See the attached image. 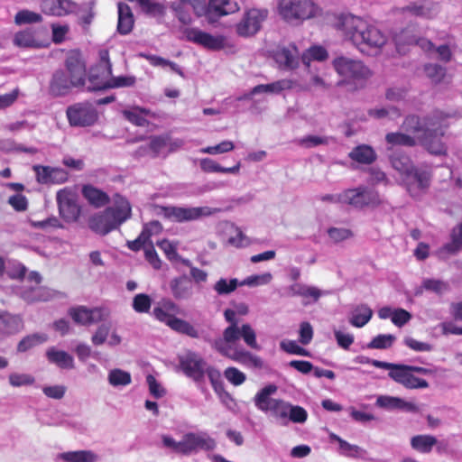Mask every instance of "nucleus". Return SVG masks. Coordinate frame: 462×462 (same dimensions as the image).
<instances>
[{
    "label": "nucleus",
    "instance_id": "nucleus-1",
    "mask_svg": "<svg viewBox=\"0 0 462 462\" xmlns=\"http://www.w3.org/2000/svg\"><path fill=\"white\" fill-rule=\"evenodd\" d=\"M336 28L342 32L346 40L366 55L379 53L388 41L386 34L378 27L351 14H340Z\"/></svg>",
    "mask_w": 462,
    "mask_h": 462
},
{
    "label": "nucleus",
    "instance_id": "nucleus-2",
    "mask_svg": "<svg viewBox=\"0 0 462 462\" xmlns=\"http://www.w3.org/2000/svg\"><path fill=\"white\" fill-rule=\"evenodd\" d=\"M113 203L112 207H107L89 217L88 226L96 234L106 236L131 218L132 206L126 198L116 193Z\"/></svg>",
    "mask_w": 462,
    "mask_h": 462
},
{
    "label": "nucleus",
    "instance_id": "nucleus-3",
    "mask_svg": "<svg viewBox=\"0 0 462 462\" xmlns=\"http://www.w3.org/2000/svg\"><path fill=\"white\" fill-rule=\"evenodd\" d=\"M367 363L376 368L389 370L388 376L406 389H425L429 387V383L426 380L416 377L413 373L423 375L435 374L433 369L417 365L393 364L375 359H367Z\"/></svg>",
    "mask_w": 462,
    "mask_h": 462
},
{
    "label": "nucleus",
    "instance_id": "nucleus-4",
    "mask_svg": "<svg viewBox=\"0 0 462 462\" xmlns=\"http://www.w3.org/2000/svg\"><path fill=\"white\" fill-rule=\"evenodd\" d=\"M225 319L229 322L221 337L214 340L212 346L214 349L221 348L224 350L223 346L227 344H237V341L242 338L245 343L253 349H260V346L256 340V333L252 326L248 323L238 326L236 319V311L231 309H226L224 311Z\"/></svg>",
    "mask_w": 462,
    "mask_h": 462
},
{
    "label": "nucleus",
    "instance_id": "nucleus-5",
    "mask_svg": "<svg viewBox=\"0 0 462 462\" xmlns=\"http://www.w3.org/2000/svg\"><path fill=\"white\" fill-rule=\"evenodd\" d=\"M180 307L171 299L163 298L154 306L151 315L159 322L165 324L171 330L186 335L191 338L199 337V331L189 321L177 318Z\"/></svg>",
    "mask_w": 462,
    "mask_h": 462
},
{
    "label": "nucleus",
    "instance_id": "nucleus-6",
    "mask_svg": "<svg viewBox=\"0 0 462 462\" xmlns=\"http://www.w3.org/2000/svg\"><path fill=\"white\" fill-rule=\"evenodd\" d=\"M162 440L165 447L183 456L196 453L199 449L211 451L217 447L216 440L206 432H188L183 435L180 441H176L171 436L163 435Z\"/></svg>",
    "mask_w": 462,
    "mask_h": 462
},
{
    "label": "nucleus",
    "instance_id": "nucleus-7",
    "mask_svg": "<svg viewBox=\"0 0 462 462\" xmlns=\"http://www.w3.org/2000/svg\"><path fill=\"white\" fill-rule=\"evenodd\" d=\"M318 6L310 0H280L278 13L288 23L298 25L303 21L313 18Z\"/></svg>",
    "mask_w": 462,
    "mask_h": 462
},
{
    "label": "nucleus",
    "instance_id": "nucleus-8",
    "mask_svg": "<svg viewBox=\"0 0 462 462\" xmlns=\"http://www.w3.org/2000/svg\"><path fill=\"white\" fill-rule=\"evenodd\" d=\"M447 117L448 115L440 111H434L432 115L424 117L410 114L404 117L401 128L408 134L419 138L428 134L431 128L440 125Z\"/></svg>",
    "mask_w": 462,
    "mask_h": 462
},
{
    "label": "nucleus",
    "instance_id": "nucleus-9",
    "mask_svg": "<svg viewBox=\"0 0 462 462\" xmlns=\"http://www.w3.org/2000/svg\"><path fill=\"white\" fill-rule=\"evenodd\" d=\"M112 76V63L109 51L101 49L98 51V61L89 69L88 76V91H100L107 89L110 77Z\"/></svg>",
    "mask_w": 462,
    "mask_h": 462
},
{
    "label": "nucleus",
    "instance_id": "nucleus-10",
    "mask_svg": "<svg viewBox=\"0 0 462 462\" xmlns=\"http://www.w3.org/2000/svg\"><path fill=\"white\" fill-rule=\"evenodd\" d=\"M337 200L342 204L362 209L367 207H377L381 204L378 191L365 186L348 189L337 195Z\"/></svg>",
    "mask_w": 462,
    "mask_h": 462
},
{
    "label": "nucleus",
    "instance_id": "nucleus-11",
    "mask_svg": "<svg viewBox=\"0 0 462 462\" xmlns=\"http://www.w3.org/2000/svg\"><path fill=\"white\" fill-rule=\"evenodd\" d=\"M14 46L24 49H43L50 46L48 30L44 26L26 27L14 35Z\"/></svg>",
    "mask_w": 462,
    "mask_h": 462
},
{
    "label": "nucleus",
    "instance_id": "nucleus-12",
    "mask_svg": "<svg viewBox=\"0 0 462 462\" xmlns=\"http://www.w3.org/2000/svg\"><path fill=\"white\" fill-rule=\"evenodd\" d=\"M66 116L69 125L77 127L91 126L98 120V112L90 102H79L69 106Z\"/></svg>",
    "mask_w": 462,
    "mask_h": 462
},
{
    "label": "nucleus",
    "instance_id": "nucleus-13",
    "mask_svg": "<svg viewBox=\"0 0 462 462\" xmlns=\"http://www.w3.org/2000/svg\"><path fill=\"white\" fill-rule=\"evenodd\" d=\"M154 210L158 216L176 222L192 221L199 219L202 216L210 215V210L207 207L182 208L156 205Z\"/></svg>",
    "mask_w": 462,
    "mask_h": 462
},
{
    "label": "nucleus",
    "instance_id": "nucleus-14",
    "mask_svg": "<svg viewBox=\"0 0 462 462\" xmlns=\"http://www.w3.org/2000/svg\"><path fill=\"white\" fill-rule=\"evenodd\" d=\"M269 11L266 8L247 9L236 25V32L239 36L251 37L255 35L267 20Z\"/></svg>",
    "mask_w": 462,
    "mask_h": 462
},
{
    "label": "nucleus",
    "instance_id": "nucleus-15",
    "mask_svg": "<svg viewBox=\"0 0 462 462\" xmlns=\"http://www.w3.org/2000/svg\"><path fill=\"white\" fill-rule=\"evenodd\" d=\"M333 67L341 77L349 80H365L372 75V71L363 61L343 56L333 60Z\"/></svg>",
    "mask_w": 462,
    "mask_h": 462
},
{
    "label": "nucleus",
    "instance_id": "nucleus-16",
    "mask_svg": "<svg viewBox=\"0 0 462 462\" xmlns=\"http://www.w3.org/2000/svg\"><path fill=\"white\" fill-rule=\"evenodd\" d=\"M56 200L60 217L66 222H76L81 214V208L77 203L75 192L68 188L60 189L56 194Z\"/></svg>",
    "mask_w": 462,
    "mask_h": 462
},
{
    "label": "nucleus",
    "instance_id": "nucleus-17",
    "mask_svg": "<svg viewBox=\"0 0 462 462\" xmlns=\"http://www.w3.org/2000/svg\"><path fill=\"white\" fill-rule=\"evenodd\" d=\"M67 75L76 88L84 87L86 83V63L79 51H70L64 62Z\"/></svg>",
    "mask_w": 462,
    "mask_h": 462
},
{
    "label": "nucleus",
    "instance_id": "nucleus-18",
    "mask_svg": "<svg viewBox=\"0 0 462 462\" xmlns=\"http://www.w3.org/2000/svg\"><path fill=\"white\" fill-rule=\"evenodd\" d=\"M223 347L225 348L224 350L221 348H216L215 350L220 355L245 366L262 368L263 365V362L261 357L253 355L243 348H237L236 344H227L223 346Z\"/></svg>",
    "mask_w": 462,
    "mask_h": 462
},
{
    "label": "nucleus",
    "instance_id": "nucleus-19",
    "mask_svg": "<svg viewBox=\"0 0 462 462\" xmlns=\"http://www.w3.org/2000/svg\"><path fill=\"white\" fill-rule=\"evenodd\" d=\"M431 172L429 170L414 168L409 178H406L407 191L412 198H420L426 193L430 186Z\"/></svg>",
    "mask_w": 462,
    "mask_h": 462
},
{
    "label": "nucleus",
    "instance_id": "nucleus-20",
    "mask_svg": "<svg viewBox=\"0 0 462 462\" xmlns=\"http://www.w3.org/2000/svg\"><path fill=\"white\" fill-rule=\"evenodd\" d=\"M205 360L198 354L189 352L180 360V365L186 376L196 383H202L205 377Z\"/></svg>",
    "mask_w": 462,
    "mask_h": 462
},
{
    "label": "nucleus",
    "instance_id": "nucleus-21",
    "mask_svg": "<svg viewBox=\"0 0 462 462\" xmlns=\"http://www.w3.org/2000/svg\"><path fill=\"white\" fill-rule=\"evenodd\" d=\"M184 34L188 41L211 51H219L225 47L223 36H213L197 28H187Z\"/></svg>",
    "mask_w": 462,
    "mask_h": 462
},
{
    "label": "nucleus",
    "instance_id": "nucleus-22",
    "mask_svg": "<svg viewBox=\"0 0 462 462\" xmlns=\"http://www.w3.org/2000/svg\"><path fill=\"white\" fill-rule=\"evenodd\" d=\"M32 170L40 184H61L68 180V172L60 168L34 165Z\"/></svg>",
    "mask_w": 462,
    "mask_h": 462
},
{
    "label": "nucleus",
    "instance_id": "nucleus-23",
    "mask_svg": "<svg viewBox=\"0 0 462 462\" xmlns=\"http://www.w3.org/2000/svg\"><path fill=\"white\" fill-rule=\"evenodd\" d=\"M239 9L235 0H209L204 15L209 22H214L217 18L234 14Z\"/></svg>",
    "mask_w": 462,
    "mask_h": 462
},
{
    "label": "nucleus",
    "instance_id": "nucleus-24",
    "mask_svg": "<svg viewBox=\"0 0 462 462\" xmlns=\"http://www.w3.org/2000/svg\"><path fill=\"white\" fill-rule=\"evenodd\" d=\"M69 315L76 324L81 326H89L103 319L101 309H88L85 306L70 308L69 310Z\"/></svg>",
    "mask_w": 462,
    "mask_h": 462
},
{
    "label": "nucleus",
    "instance_id": "nucleus-25",
    "mask_svg": "<svg viewBox=\"0 0 462 462\" xmlns=\"http://www.w3.org/2000/svg\"><path fill=\"white\" fill-rule=\"evenodd\" d=\"M273 58L280 67L292 69L299 65V51L295 44L279 47L273 53Z\"/></svg>",
    "mask_w": 462,
    "mask_h": 462
},
{
    "label": "nucleus",
    "instance_id": "nucleus-26",
    "mask_svg": "<svg viewBox=\"0 0 462 462\" xmlns=\"http://www.w3.org/2000/svg\"><path fill=\"white\" fill-rule=\"evenodd\" d=\"M72 88H76L72 80L69 78L66 71L62 69L56 70L50 81V93L54 97L67 95Z\"/></svg>",
    "mask_w": 462,
    "mask_h": 462
},
{
    "label": "nucleus",
    "instance_id": "nucleus-27",
    "mask_svg": "<svg viewBox=\"0 0 462 462\" xmlns=\"http://www.w3.org/2000/svg\"><path fill=\"white\" fill-rule=\"evenodd\" d=\"M117 32L121 35H127L133 31L134 25V17L132 9L127 4L119 2L117 4Z\"/></svg>",
    "mask_w": 462,
    "mask_h": 462
},
{
    "label": "nucleus",
    "instance_id": "nucleus-28",
    "mask_svg": "<svg viewBox=\"0 0 462 462\" xmlns=\"http://www.w3.org/2000/svg\"><path fill=\"white\" fill-rule=\"evenodd\" d=\"M169 286L173 298L177 300H188L192 294V282L187 275L173 278Z\"/></svg>",
    "mask_w": 462,
    "mask_h": 462
},
{
    "label": "nucleus",
    "instance_id": "nucleus-29",
    "mask_svg": "<svg viewBox=\"0 0 462 462\" xmlns=\"http://www.w3.org/2000/svg\"><path fill=\"white\" fill-rule=\"evenodd\" d=\"M42 8L47 14L64 16L75 10L76 4L71 0H42Z\"/></svg>",
    "mask_w": 462,
    "mask_h": 462
},
{
    "label": "nucleus",
    "instance_id": "nucleus-30",
    "mask_svg": "<svg viewBox=\"0 0 462 462\" xmlns=\"http://www.w3.org/2000/svg\"><path fill=\"white\" fill-rule=\"evenodd\" d=\"M23 328V321L21 316L12 315L7 312L0 313V334L3 336L18 333Z\"/></svg>",
    "mask_w": 462,
    "mask_h": 462
},
{
    "label": "nucleus",
    "instance_id": "nucleus-31",
    "mask_svg": "<svg viewBox=\"0 0 462 462\" xmlns=\"http://www.w3.org/2000/svg\"><path fill=\"white\" fill-rule=\"evenodd\" d=\"M438 128H431L430 133L418 139V144L424 146L430 153L440 155L446 153V146L439 138H437Z\"/></svg>",
    "mask_w": 462,
    "mask_h": 462
},
{
    "label": "nucleus",
    "instance_id": "nucleus-32",
    "mask_svg": "<svg viewBox=\"0 0 462 462\" xmlns=\"http://www.w3.org/2000/svg\"><path fill=\"white\" fill-rule=\"evenodd\" d=\"M82 196L95 208H102L110 202L109 196L103 190L87 184L82 187Z\"/></svg>",
    "mask_w": 462,
    "mask_h": 462
},
{
    "label": "nucleus",
    "instance_id": "nucleus-33",
    "mask_svg": "<svg viewBox=\"0 0 462 462\" xmlns=\"http://www.w3.org/2000/svg\"><path fill=\"white\" fill-rule=\"evenodd\" d=\"M47 359L50 363L55 364L61 369L74 368L73 356L63 350H58L55 347H50L46 352Z\"/></svg>",
    "mask_w": 462,
    "mask_h": 462
},
{
    "label": "nucleus",
    "instance_id": "nucleus-34",
    "mask_svg": "<svg viewBox=\"0 0 462 462\" xmlns=\"http://www.w3.org/2000/svg\"><path fill=\"white\" fill-rule=\"evenodd\" d=\"M385 142L390 148L395 146L414 147L418 144V137L411 136L404 131L392 132L385 135Z\"/></svg>",
    "mask_w": 462,
    "mask_h": 462
},
{
    "label": "nucleus",
    "instance_id": "nucleus-35",
    "mask_svg": "<svg viewBox=\"0 0 462 462\" xmlns=\"http://www.w3.org/2000/svg\"><path fill=\"white\" fill-rule=\"evenodd\" d=\"M348 156L352 161L361 164H372L377 158L374 150L366 144L357 145L349 152Z\"/></svg>",
    "mask_w": 462,
    "mask_h": 462
},
{
    "label": "nucleus",
    "instance_id": "nucleus-36",
    "mask_svg": "<svg viewBox=\"0 0 462 462\" xmlns=\"http://www.w3.org/2000/svg\"><path fill=\"white\" fill-rule=\"evenodd\" d=\"M294 82L291 79H280L270 84H259L252 88V94L274 93L279 94L283 90L291 89Z\"/></svg>",
    "mask_w": 462,
    "mask_h": 462
},
{
    "label": "nucleus",
    "instance_id": "nucleus-37",
    "mask_svg": "<svg viewBox=\"0 0 462 462\" xmlns=\"http://www.w3.org/2000/svg\"><path fill=\"white\" fill-rule=\"evenodd\" d=\"M450 239L449 243L445 244L441 247L440 253L456 254L462 250V222L452 228Z\"/></svg>",
    "mask_w": 462,
    "mask_h": 462
},
{
    "label": "nucleus",
    "instance_id": "nucleus-38",
    "mask_svg": "<svg viewBox=\"0 0 462 462\" xmlns=\"http://www.w3.org/2000/svg\"><path fill=\"white\" fill-rule=\"evenodd\" d=\"M200 169L204 172H221L237 174L240 171L241 163L238 162L233 167H223L210 158H203L199 162Z\"/></svg>",
    "mask_w": 462,
    "mask_h": 462
},
{
    "label": "nucleus",
    "instance_id": "nucleus-39",
    "mask_svg": "<svg viewBox=\"0 0 462 462\" xmlns=\"http://www.w3.org/2000/svg\"><path fill=\"white\" fill-rule=\"evenodd\" d=\"M124 117L136 126H146L149 121L143 116L151 115V111L142 106H134L131 110H123Z\"/></svg>",
    "mask_w": 462,
    "mask_h": 462
},
{
    "label": "nucleus",
    "instance_id": "nucleus-40",
    "mask_svg": "<svg viewBox=\"0 0 462 462\" xmlns=\"http://www.w3.org/2000/svg\"><path fill=\"white\" fill-rule=\"evenodd\" d=\"M277 387L274 384H269L263 387L260 392H258L254 397V404L255 406L263 412H268L269 406L272 405L273 401H276L277 399L271 398L270 396L276 393Z\"/></svg>",
    "mask_w": 462,
    "mask_h": 462
},
{
    "label": "nucleus",
    "instance_id": "nucleus-41",
    "mask_svg": "<svg viewBox=\"0 0 462 462\" xmlns=\"http://www.w3.org/2000/svg\"><path fill=\"white\" fill-rule=\"evenodd\" d=\"M290 296H300L304 299L311 298L314 301H317L321 296L320 291L312 286H307L301 283H294L288 289Z\"/></svg>",
    "mask_w": 462,
    "mask_h": 462
},
{
    "label": "nucleus",
    "instance_id": "nucleus-42",
    "mask_svg": "<svg viewBox=\"0 0 462 462\" xmlns=\"http://www.w3.org/2000/svg\"><path fill=\"white\" fill-rule=\"evenodd\" d=\"M438 440L431 435H416L411 439V448L420 453H430Z\"/></svg>",
    "mask_w": 462,
    "mask_h": 462
},
{
    "label": "nucleus",
    "instance_id": "nucleus-43",
    "mask_svg": "<svg viewBox=\"0 0 462 462\" xmlns=\"http://www.w3.org/2000/svg\"><path fill=\"white\" fill-rule=\"evenodd\" d=\"M42 21L43 17L40 13L29 9H22L18 11L14 18V23L17 26L41 23Z\"/></svg>",
    "mask_w": 462,
    "mask_h": 462
},
{
    "label": "nucleus",
    "instance_id": "nucleus-44",
    "mask_svg": "<svg viewBox=\"0 0 462 462\" xmlns=\"http://www.w3.org/2000/svg\"><path fill=\"white\" fill-rule=\"evenodd\" d=\"M416 35L414 34L413 29L409 27L402 29L393 35V42L399 52L404 51L406 46L414 45Z\"/></svg>",
    "mask_w": 462,
    "mask_h": 462
},
{
    "label": "nucleus",
    "instance_id": "nucleus-45",
    "mask_svg": "<svg viewBox=\"0 0 462 462\" xmlns=\"http://www.w3.org/2000/svg\"><path fill=\"white\" fill-rule=\"evenodd\" d=\"M64 462H96L97 456L91 450L69 451L60 454Z\"/></svg>",
    "mask_w": 462,
    "mask_h": 462
},
{
    "label": "nucleus",
    "instance_id": "nucleus-46",
    "mask_svg": "<svg viewBox=\"0 0 462 462\" xmlns=\"http://www.w3.org/2000/svg\"><path fill=\"white\" fill-rule=\"evenodd\" d=\"M391 162L393 167L402 175L406 176V178L410 177L411 172L415 168L411 158L405 154L393 156L391 158Z\"/></svg>",
    "mask_w": 462,
    "mask_h": 462
},
{
    "label": "nucleus",
    "instance_id": "nucleus-47",
    "mask_svg": "<svg viewBox=\"0 0 462 462\" xmlns=\"http://www.w3.org/2000/svg\"><path fill=\"white\" fill-rule=\"evenodd\" d=\"M272 405L268 408V412L272 414L276 420H278L282 425H287V412L289 409V402L277 399L273 401Z\"/></svg>",
    "mask_w": 462,
    "mask_h": 462
},
{
    "label": "nucleus",
    "instance_id": "nucleus-48",
    "mask_svg": "<svg viewBox=\"0 0 462 462\" xmlns=\"http://www.w3.org/2000/svg\"><path fill=\"white\" fill-rule=\"evenodd\" d=\"M48 336L46 334H32L24 337L17 345L18 352H26L32 347L46 342Z\"/></svg>",
    "mask_w": 462,
    "mask_h": 462
},
{
    "label": "nucleus",
    "instance_id": "nucleus-49",
    "mask_svg": "<svg viewBox=\"0 0 462 462\" xmlns=\"http://www.w3.org/2000/svg\"><path fill=\"white\" fill-rule=\"evenodd\" d=\"M108 382L113 386H125L131 383L130 373L116 368L109 372Z\"/></svg>",
    "mask_w": 462,
    "mask_h": 462
},
{
    "label": "nucleus",
    "instance_id": "nucleus-50",
    "mask_svg": "<svg viewBox=\"0 0 462 462\" xmlns=\"http://www.w3.org/2000/svg\"><path fill=\"white\" fill-rule=\"evenodd\" d=\"M148 149L152 152V157H158L162 151L168 146L169 134L152 135L149 138Z\"/></svg>",
    "mask_w": 462,
    "mask_h": 462
},
{
    "label": "nucleus",
    "instance_id": "nucleus-51",
    "mask_svg": "<svg viewBox=\"0 0 462 462\" xmlns=\"http://www.w3.org/2000/svg\"><path fill=\"white\" fill-rule=\"evenodd\" d=\"M357 311L353 314L350 323L356 328H362L372 319L373 310L367 306H361Z\"/></svg>",
    "mask_w": 462,
    "mask_h": 462
},
{
    "label": "nucleus",
    "instance_id": "nucleus-52",
    "mask_svg": "<svg viewBox=\"0 0 462 462\" xmlns=\"http://www.w3.org/2000/svg\"><path fill=\"white\" fill-rule=\"evenodd\" d=\"M142 10L148 15L154 17H162L165 14V6L158 2L151 0H140Z\"/></svg>",
    "mask_w": 462,
    "mask_h": 462
},
{
    "label": "nucleus",
    "instance_id": "nucleus-53",
    "mask_svg": "<svg viewBox=\"0 0 462 462\" xmlns=\"http://www.w3.org/2000/svg\"><path fill=\"white\" fill-rule=\"evenodd\" d=\"M132 307L136 313H149L152 298L148 294L138 293L133 299Z\"/></svg>",
    "mask_w": 462,
    "mask_h": 462
},
{
    "label": "nucleus",
    "instance_id": "nucleus-54",
    "mask_svg": "<svg viewBox=\"0 0 462 462\" xmlns=\"http://www.w3.org/2000/svg\"><path fill=\"white\" fill-rule=\"evenodd\" d=\"M396 337L391 334H380L374 337L367 345L371 349H386L393 346Z\"/></svg>",
    "mask_w": 462,
    "mask_h": 462
},
{
    "label": "nucleus",
    "instance_id": "nucleus-55",
    "mask_svg": "<svg viewBox=\"0 0 462 462\" xmlns=\"http://www.w3.org/2000/svg\"><path fill=\"white\" fill-rule=\"evenodd\" d=\"M307 419L308 412L303 407L289 403V409L287 412V424L289 421L293 423H304Z\"/></svg>",
    "mask_w": 462,
    "mask_h": 462
},
{
    "label": "nucleus",
    "instance_id": "nucleus-56",
    "mask_svg": "<svg viewBox=\"0 0 462 462\" xmlns=\"http://www.w3.org/2000/svg\"><path fill=\"white\" fill-rule=\"evenodd\" d=\"M330 438L338 443L342 455L352 457H356L359 455L361 448L358 446L348 443L336 434H331Z\"/></svg>",
    "mask_w": 462,
    "mask_h": 462
},
{
    "label": "nucleus",
    "instance_id": "nucleus-57",
    "mask_svg": "<svg viewBox=\"0 0 462 462\" xmlns=\"http://www.w3.org/2000/svg\"><path fill=\"white\" fill-rule=\"evenodd\" d=\"M424 72L433 83L441 82L446 76V69L439 64H426Z\"/></svg>",
    "mask_w": 462,
    "mask_h": 462
},
{
    "label": "nucleus",
    "instance_id": "nucleus-58",
    "mask_svg": "<svg viewBox=\"0 0 462 462\" xmlns=\"http://www.w3.org/2000/svg\"><path fill=\"white\" fill-rule=\"evenodd\" d=\"M402 10V12H407L413 16L430 18L431 15V8L422 3H411Z\"/></svg>",
    "mask_w": 462,
    "mask_h": 462
},
{
    "label": "nucleus",
    "instance_id": "nucleus-59",
    "mask_svg": "<svg viewBox=\"0 0 462 462\" xmlns=\"http://www.w3.org/2000/svg\"><path fill=\"white\" fill-rule=\"evenodd\" d=\"M238 286V281L237 279H230L227 281L225 278L219 279L214 285V290L217 292L219 295H225L229 294L236 291V289Z\"/></svg>",
    "mask_w": 462,
    "mask_h": 462
},
{
    "label": "nucleus",
    "instance_id": "nucleus-60",
    "mask_svg": "<svg viewBox=\"0 0 462 462\" xmlns=\"http://www.w3.org/2000/svg\"><path fill=\"white\" fill-rule=\"evenodd\" d=\"M51 28L52 32L51 41L55 44L62 43L69 32V26L68 24L52 23Z\"/></svg>",
    "mask_w": 462,
    "mask_h": 462
},
{
    "label": "nucleus",
    "instance_id": "nucleus-61",
    "mask_svg": "<svg viewBox=\"0 0 462 462\" xmlns=\"http://www.w3.org/2000/svg\"><path fill=\"white\" fill-rule=\"evenodd\" d=\"M136 79L134 76L110 77L108 88H127L135 84Z\"/></svg>",
    "mask_w": 462,
    "mask_h": 462
},
{
    "label": "nucleus",
    "instance_id": "nucleus-62",
    "mask_svg": "<svg viewBox=\"0 0 462 462\" xmlns=\"http://www.w3.org/2000/svg\"><path fill=\"white\" fill-rule=\"evenodd\" d=\"M224 375L228 382L236 386L241 385L246 379V376L243 372L233 366L227 367L224 371Z\"/></svg>",
    "mask_w": 462,
    "mask_h": 462
},
{
    "label": "nucleus",
    "instance_id": "nucleus-63",
    "mask_svg": "<svg viewBox=\"0 0 462 462\" xmlns=\"http://www.w3.org/2000/svg\"><path fill=\"white\" fill-rule=\"evenodd\" d=\"M329 138L327 136L307 135L298 141L299 144L305 148H312L319 145L328 143Z\"/></svg>",
    "mask_w": 462,
    "mask_h": 462
},
{
    "label": "nucleus",
    "instance_id": "nucleus-64",
    "mask_svg": "<svg viewBox=\"0 0 462 462\" xmlns=\"http://www.w3.org/2000/svg\"><path fill=\"white\" fill-rule=\"evenodd\" d=\"M234 148L235 145L232 141H223L217 145L202 148L201 152L208 154H218L230 152L234 150Z\"/></svg>",
    "mask_w": 462,
    "mask_h": 462
}]
</instances>
